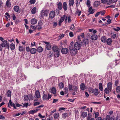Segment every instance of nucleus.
<instances>
[{
	"label": "nucleus",
	"instance_id": "423d86ee",
	"mask_svg": "<svg viewBox=\"0 0 120 120\" xmlns=\"http://www.w3.org/2000/svg\"><path fill=\"white\" fill-rule=\"evenodd\" d=\"M90 92L91 93L93 94L95 96L99 94V91L98 90L97 88H95L93 89H91L90 90Z\"/></svg>",
	"mask_w": 120,
	"mask_h": 120
},
{
	"label": "nucleus",
	"instance_id": "c03bdc74",
	"mask_svg": "<svg viewBox=\"0 0 120 120\" xmlns=\"http://www.w3.org/2000/svg\"><path fill=\"white\" fill-rule=\"evenodd\" d=\"M113 68V63H111L108 64V66L107 67L108 69L111 68L112 69V68Z\"/></svg>",
	"mask_w": 120,
	"mask_h": 120
},
{
	"label": "nucleus",
	"instance_id": "79ce46f5",
	"mask_svg": "<svg viewBox=\"0 0 120 120\" xmlns=\"http://www.w3.org/2000/svg\"><path fill=\"white\" fill-rule=\"evenodd\" d=\"M21 79L22 80H25L26 77V76L23 74H21Z\"/></svg>",
	"mask_w": 120,
	"mask_h": 120
},
{
	"label": "nucleus",
	"instance_id": "bb28decb",
	"mask_svg": "<svg viewBox=\"0 0 120 120\" xmlns=\"http://www.w3.org/2000/svg\"><path fill=\"white\" fill-rule=\"evenodd\" d=\"M51 92L53 94H54L56 93V89L55 87H53L51 89Z\"/></svg>",
	"mask_w": 120,
	"mask_h": 120
},
{
	"label": "nucleus",
	"instance_id": "37998d69",
	"mask_svg": "<svg viewBox=\"0 0 120 120\" xmlns=\"http://www.w3.org/2000/svg\"><path fill=\"white\" fill-rule=\"evenodd\" d=\"M24 98L25 101H27L28 100H29V97L28 95H24Z\"/></svg>",
	"mask_w": 120,
	"mask_h": 120
},
{
	"label": "nucleus",
	"instance_id": "f3484780",
	"mask_svg": "<svg viewBox=\"0 0 120 120\" xmlns=\"http://www.w3.org/2000/svg\"><path fill=\"white\" fill-rule=\"evenodd\" d=\"M52 51L54 52L59 50V49L56 46H53L52 47Z\"/></svg>",
	"mask_w": 120,
	"mask_h": 120
},
{
	"label": "nucleus",
	"instance_id": "c9c22d12",
	"mask_svg": "<svg viewBox=\"0 0 120 120\" xmlns=\"http://www.w3.org/2000/svg\"><path fill=\"white\" fill-rule=\"evenodd\" d=\"M58 86L61 89H62V88H63L64 86V84L62 82H60Z\"/></svg>",
	"mask_w": 120,
	"mask_h": 120
},
{
	"label": "nucleus",
	"instance_id": "0eeeda50",
	"mask_svg": "<svg viewBox=\"0 0 120 120\" xmlns=\"http://www.w3.org/2000/svg\"><path fill=\"white\" fill-rule=\"evenodd\" d=\"M95 9L93 8L92 6L90 7L88 9V12L89 13V14H88L87 15H88L90 14H93L95 12Z\"/></svg>",
	"mask_w": 120,
	"mask_h": 120
},
{
	"label": "nucleus",
	"instance_id": "dca6fc26",
	"mask_svg": "<svg viewBox=\"0 0 120 120\" xmlns=\"http://www.w3.org/2000/svg\"><path fill=\"white\" fill-rule=\"evenodd\" d=\"M39 109H33L31 110L28 112V113L29 114H34V113H36L38 111Z\"/></svg>",
	"mask_w": 120,
	"mask_h": 120
},
{
	"label": "nucleus",
	"instance_id": "72a5a7b5",
	"mask_svg": "<svg viewBox=\"0 0 120 120\" xmlns=\"http://www.w3.org/2000/svg\"><path fill=\"white\" fill-rule=\"evenodd\" d=\"M51 45L49 44H47L46 45L47 49L48 50L51 49Z\"/></svg>",
	"mask_w": 120,
	"mask_h": 120
},
{
	"label": "nucleus",
	"instance_id": "de8ad7c7",
	"mask_svg": "<svg viewBox=\"0 0 120 120\" xmlns=\"http://www.w3.org/2000/svg\"><path fill=\"white\" fill-rule=\"evenodd\" d=\"M110 91L109 88L107 87L105 88L104 90V92L106 94H108L109 93V92Z\"/></svg>",
	"mask_w": 120,
	"mask_h": 120
},
{
	"label": "nucleus",
	"instance_id": "5fc2aeb1",
	"mask_svg": "<svg viewBox=\"0 0 120 120\" xmlns=\"http://www.w3.org/2000/svg\"><path fill=\"white\" fill-rule=\"evenodd\" d=\"M90 1L89 0H87L86 2V5L88 7H90Z\"/></svg>",
	"mask_w": 120,
	"mask_h": 120
},
{
	"label": "nucleus",
	"instance_id": "e433bc0d",
	"mask_svg": "<svg viewBox=\"0 0 120 120\" xmlns=\"http://www.w3.org/2000/svg\"><path fill=\"white\" fill-rule=\"evenodd\" d=\"M106 38L105 36L101 38V40L102 42H105L106 41Z\"/></svg>",
	"mask_w": 120,
	"mask_h": 120
},
{
	"label": "nucleus",
	"instance_id": "f03ea898",
	"mask_svg": "<svg viewBox=\"0 0 120 120\" xmlns=\"http://www.w3.org/2000/svg\"><path fill=\"white\" fill-rule=\"evenodd\" d=\"M68 87L69 91L73 90L74 91L76 92L77 91L78 87L76 86H73L71 84L68 83Z\"/></svg>",
	"mask_w": 120,
	"mask_h": 120
},
{
	"label": "nucleus",
	"instance_id": "20e7f679",
	"mask_svg": "<svg viewBox=\"0 0 120 120\" xmlns=\"http://www.w3.org/2000/svg\"><path fill=\"white\" fill-rule=\"evenodd\" d=\"M1 44L2 45L3 47H5L6 46L7 48L9 49V44L8 43L7 41L4 40L3 41Z\"/></svg>",
	"mask_w": 120,
	"mask_h": 120
},
{
	"label": "nucleus",
	"instance_id": "5701e85b",
	"mask_svg": "<svg viewBox=\"0 0 120 120\" xmlns=\"http://www.w3.org/2000/svg\"><path fill=\"white\" fill-rule=\"evenodd\" d=\"M80 88L82 90H84L85 88V84L83 83H81L80 86Z\"/></svg>",
	"mask_w": 120,
	"mask_h": 120
},
{
	"label": "nucleus",
	"instance_id": "9d476101",
	"mask_svg": "<svg viewBox=\"0 0 120 120\" xmlns=\"http://www.w3.org/2000/svg\"><path fill=\"white\" fill-rule=\"evenodd\" d=\"M8 107L9 108H11V107H10V105L11 106H12L14 109H16V107L15 104L14 103H12V102L11 101V99H10L9 100V103H8Z\"/></svg>",
	"mask_w": 120,
	"mask_h": 120
},
{
	"label": "nucleus",
	"instance_id": "ea45409f",
	"mask_svg": "<svg viewBox=\"0 0 120 120\" xmlns=\"http://www.w3.org/2000/svg\"><path fill=\"white\" fill-rule=\"evenodd\" d=\"M87 115V113L86 112H82L81 114V116L83 117H85Z\"/></svg>",
	"mask_w": 120,
	"mask_h": 120
},
{
	"label": "nucleus",
	"instance_id": "a18cd8bd",
	"mask_svg": "<svg viewBox=\"0 0 120 120\" xmlns=\"http://www.w3.org/2000/svg\"><path fill=\"white\" fill-rule=\"evenodd\" d=\"M10 48L11 50H13L15 49V45L13 44H11L10 45Z\"/></svg>",
	"mask_w": 120,
	"mask_h": 120
},
{
	"label": "nucleus",
	"instance_id": "a878e982",
	"mask_svg": "<svg viewBox=\"0 0 120 120\" xmlns=\"http://www.w3.org/2000/svg\"><path fill=\"white\" fill-rule=\"evenodd\" d=\"M57 6L58 9L61 10L63 7V6L62 3L61 2H59L57 4Z\"/></svg>",
	"mask_w": 120,
	"mask_h": 120
},
{
	"label": "nucleus",
	"instance_id": "8fccbe9b",
	"mask_svg": "<svg viewBox=\"0 0 120 120\" xmlns=\"http://www.w3.org/2000/svg\"><path fill=\"white\" fill-rule=\"evenodd\" d=\"M64 36V34H60L59 37V38L58 40H59L62 38Z\"/></svg>",
	"mask_w": 120,
	"mask_h": 120
},
{
	"label": "nucleus",
	"instance_id": "c85d7f7f",
	"mask_svg": "<svg viewBox=\"0 0 120 120\" xmlns=\"http://www.w3.org/2000/svg\"><path fill=\"white\" fill-rule=\"evenodd\" d=\"M31 12L33 14H35L36 12V8L35 7H34L32 9Z\"/></svg>",
	"mask_w": 120,
	"mask_h": 120
},
{
	"label": "nucleus",
	"instance_id": "3c124183",
	"mask_svg": "<svg viewBox=\"0 0 120 120\" xmlns=\"http://www.w3.org/2000/svg\"><path fill=\"white\" fill-rule=\"evenodd\" d=\"M29 3L30 4H34L36 2L35 0H30Z\"/></svg>",
	"mask_w": 120,
	"mask_h": 120
},
{
	"label": "nucleus",
	"instance_id": "1a4fd4ad",
	"mask_svg": "<svg viewBox=\"0 0 120 120\" xmlns=\"http://www.w3.org/2000/svg\"><path fill=\"white\" fill-rule=\"evenodd\" d=\"M55 12L53 11H51L49 13V17L51 19H52L55 16Z\"/></svg>",
	"mask_w": 120,
	"mask_h": 120
},
{
	"label": "nucleus",
	"instance_id": "aec40b11",
	"mask_svg": "<svg viewBox=\"0 0 120 120\" xmlns=\"http://www.w3.org/2000/svg\"><path fill=\"white\" fill-rule=\"evenodd\" d=\"M6 5L8 7L10 8L11 6V4L10 2V0H7L6 2Z\"/></svg>",
	"mask_w": 120,
	"mask_h": 120
},
{
	"label": "nucleus",
	"instance_id": "f8f14e48",
	"mask_svg": "<svg viewBox=\"0 0 120 120\" xmlns=\"http://www.w3.org/2000/svg\"><path fill=\"white\" fill-rule=\"evenodd\" d=\"M65 18V16L64 15H63L61 17L59 21V25L60 26L61 25V23L63 22Z\"/></svg>",
	"mask_w": 120,
	"mask_h": 120
},
{
	"label": "nucleus",
	"instance_id": "412c9836",
	"mask_svg": "<svg viewBox=\"0 0 120 120\" xmlns=\"http://www.w3.org/2000/svg\"><path fill=\"white\" fill-rule=\"evenodd\" d=\"M37 51V49L34 48H32L30 50V53L32 54H35Z\"/></svg>",
	"mask_w": 120,
	"mask_h": 120
},
{
	"label": "nucleus",
	"instance_id": "2f4dec72",
	"mask_svg": "<svg viewBox=\"0 0 120 120\" xmlns=\"http://www.w3.org/2000/svg\"><path fill=\"white\" fill-rule=\"evenodd\" d=\"M81 13V11H79L78 9H77L75 12V14L76 15H78V16H79L80 15Z\"/></svg>",
	"mask_w": 120,
	"mask_h": 120
},
{
	"label": "nucleus",
	"instance_id": "58836bf2",
	"mask_svg": "<svg viewBox=\"0 0 120 120\" xmlns=\"http://www.w3.org/2000/svg\"><path fill=\"white\" fill-rule=\"evenodd\" d=\"M43 50V48L41 46L39 47L37 49V51L39 52H41Z\"/></svg>",
	"mask_w": 120,
	"mask_h": 120
},
{
	"label": "nucleus",
	"instance_id": "393cba45",
	"mask_svg": "<svg viewBox=\"0 0 120 120\" xmlns=\"http://www.w3.org/2000/svg\"><path fill=\"white\" fill-rule=\"evenodd\" d=\"M105 120H114L113 118L111 117L109 115H106Z\"/></svg>",
	"mask_w": 120,
	"mask_h": 120
},
{
	"label": "nucleus",
	"instance_id": "a211bd4d",
	"mask_svg": "<svg viewBox=\"0 0 120 120\" xmlns=\"http://www.w3.org/2000/svg\"><path fill=\"white\" fill-rule=\"evenodd\" d=\"M36 97L38 98H39L41 97V95L39 91L38 90H37L35 93Z\"/></svg>",
	"mask_w": 120,
	"mask_h": 120
},
{
	"label": "nucleus",
	"instance_id": "4468645a",
	"mask_svg": "<svg viewBox=\"0 0 120 120\" xmlns=\"http://www.w3.org/2000/svg\"><path fill=\"white\" fill-rule=\"evenodd\" d=\"M13 9L16 12L20 13V12L19 11V7L18 6H15L14 7Z\"/></svg>",
	"mask_w": 120,
	"mask_h": 120
},
{
	"label": "nucleus",
	"instance_id": "603ef678",
	"mask_svg": "<svg viewBox=\"0 0 120 120\" xmlns=\"http://www.w3.org/2000/svg\"><path fill=\"white\" fill-rule=\"evenodd\" d=\"M70 29L72 31H74L75 30V27L74 26L73 24L71 25L70 28Z\"/></svg>",
	"mask_w": 120,
	"mask_h": 120
},
{
	"label": "nucleus",
	"instance_id": "13d9d810",
	"mask_svg": "<svg viewBox=\"0 0 120 120\" xmlns=\"http://www.w3.org/2000/svg\"><path fill=\"white\" fill-rule=\"evenodd\" d=\"M49 57H51L53 56V53L51 51H50L48 54Z\"/></svg>",
	"mask_w": 120,
	"mask_h": 120
},
{
	"label": "nucleus",
	"instance_id": "4c0bfd02",
	"mask_svg": "<svg viewBox=\"0 0 120 120\" xmlns=\"http://www.w3.org/2000/svg\"><path fill=\"white\" fill-rule=\"evenodd\" d=\"M83 42L85 44H87L89 42V40L86 38H84L83 40Z\"/></svg>",
	"mask_w": 120,
	"mask_h": 120
},
{
	"label": "nucleus",
	"instance_id": "69168bd1",
	"mask_svg": "<svg viewBox=\"0 0 120 120\" xmlns=\"http://www.w3.org/2000/svg\"><path fill=\"white\" fill-rule=\"evenodd\" d=\"M119 82V81L118 80H116L115 81L114 85L115 86H117Z\"/></svg>",
	"mask_w": 120,
	"mask_h": 120
},
{
	"label": "nucleus",
	"instance_id": "052dcab7",
	"mask_svg": "<svg viewBox=\"0 0 120 120\" xmlns=\"http://www.w3.org/2000/svg\"><path fill=\"white\" fill-rule=\"evenodd\" d=\"M91 116L92 115L91 114H88L87 120H90L91 117Z\"/></svg>",
	"mask_w": 120,
	"mask_h": 120
},
{
	"label": "nucleus",
	"instance_id": "49530a36",
	"mask_svg": "<svg viewBox=\"0 0 120 120\" xmlns=\"http://www.w3.org/2000/svg\"><path fill=\"white\" fill-rule=\"evenodd\" d=\"M59 116V113H56L54 114V117L55 119H57Z\"/></svg>",
	"mask_w": 120,
	"mask_h": 120
},
{
	"label": "nucleus",
	"instance_id": "b1692460",
	"mask_svg": "<svg viewBox=\"0 0 120 120\" xmlns=\"http://www.w3.org/2000/svg\"><path fill=\"white\" fill-rule=\"evenodd\" d=\"M112 84L111 82H109L107 84V88L109 89L110 91H111L112 90Z\"/></svg>",
	"mask_w": 120,
	"mask_h": 120
},
{
	"label": "nucleus",
	"instance_id": "f704fd0d",
	"mask_svg": "<svg viewBox=\"0 0 120 120\" xmlns=\"http://www.w3.org/2000/svg\"><path fill=\"white\" fill-rule=\"evenodd\" d=\"M106 41L108 45H110L112 41L111 39L108 38L106 40Z\"/></svg>",
	"mask_w": 120,
	"mask_h": 120
},
{
	"label": "nucleus",
	"instance_id": "473e14b6",
	"mask_svg": "<svg viewBox=\"0 0 120 120\" xmlns=\"http://www.w3.org/2000/svg\"><path fill=\"white\" fill-rule=\"evenodd\" d=\"M99 88L100 90L101 91L103 90V87L102 84L101 83H100L99 84Z\"/></svg>",
	"mask_w": 120,
	"mask_h": 120
},
{
	"label": "nucleus",
	"instance_id": "6e6552de",
	"mask_svg": "<svg viewBox=\"0 0 120 120\" xmlns=\"http://www.w3.org/2000/svg\"><path fill=\"white\" fill-rule=\"evenodd\" d=\"M81 45L78 42H76L75 43L74 45V48L76 49L79 50L81 47Z\"/></svg>",
	"mask_w": 120,
	"mask_h": 120
},
{
	"label": "nucleus",
	"instance_id": "cd10ccee",
	"mask_svg": "<svg viewBox=\"0 0 120 120\" xmlns=\"http://www.w3.org/2000/svg\"><path fill=\"white\" fill-rule=\"evenodd\" d=\"M69 3L70 6H72L73 5L74 3V0H69Z\"/></svg>",
	"mask_w": 120,
	"mask_h": 120
},
{
	"label": "nucleus",
	"instance_id": "7ed1b4c3",
	"mask_svg": "<svg viewBox=\"0 0 120 120\" xmlns=\"http://www.w3.org/2000/svg\"><path fill=\"white\" fill-rule=\"evenodd\" d=\"M69 49L70 50V52L72 56L75 55L77 53V50L75 49H74V47L72 48V46H69Z\"/></svg>",
	"mask_w": 120,
	"mask_h": 120
},
{
	"label": "nucleus",
	"instance_id": "338daca9",
	"mask_svg": "<svg viewBox=\"0 0 120 120\" xmlns=\"http://www.w3.org/2000/svg\"><path fill=\"white\" fill-rule=\"evenodd\" d=\"M114 30L116 31H118L120 30V27H116V28H114Z\"/></svg>",
	"mask_w": 120,
	"mask_h": 120
},
{
	"label": "nucleus",
	"instance_id": "39448f33",
	"mask_svg": "<svg viewBox=\"0 0 120 120\" xmlns=\"http://www.w3.org/2000/svg\"><path fill=\"white\" fill-rule=\"evenodd\" d=\"M48 96L45 94H44L43 96L42 97V98L44 100H49V99H50L52 97L51 95L49 94H48Z\"/></svg>",
	"mask_w": 120,
	"mask_h": 120
},
{
	"label": "nucleus",
	"instance_id": "864d4df0",
	"mask_svg": "<svg viewBox=\"0 0 120 120\" xmlns=\"http://www.w3.org/2000/svg\"><path fill=\"white\" fill-rule=\"evenodd\" d=\"M116 92L117 93L120 92V86H118L116 88Z\"/></svg>",
	"mask_w": 120,
	"mask_h": 120
},
{
	"label": "nucleus",
	"instance_id": "680f3d73",
	"mask_svg": "<svg viewBox=\"0 0 120 120\" xmlns=\"http://www.w3.org/2000/svg\"><path fill=\"white\" fill-rule=\"evenodd\" d=\"M43 23L42 22V21L41 20H40L38 22V25H41L42 26L43 25Z\"/></svg>",
	"mask_w": 120,
	"mask_h": 120
},
{
	"label": "nucleus",
	"instance_id": "09e8293b",
	"mask_svg": "<svg viewBox=\"0 0 120 120\" xmlns=\"http://www.w3.org/2000/svg\"><path fill=\"white\" fill-rule=\"evenodd\" d=\"M24 48L23 46H19V51L21 52L23 51L24 50Z\"/></svg>",
	"mask_w": 120,
	"mask_h": 120
},
{
	"label": "nucleus",
	"instance_id": "a19ab883",
	"mask_svg": "<svg viewBox=\"0 0 120 120\" xmlns=\"http://www.w3.org/2000/svg\"><path fill=\"white\" fill-rule=\"evenodd\" d=\"M54 55L55 57H58L60 56L59 52V51L54 52Z\"/></svg>",
	"mask_w": 120,
	"mask_h": 120
},
{
	"label": "nucleus",
	"instance_id": "4be33fe9",
	"mask_svg": "<svg viewBox=\"0 0 120 120\" xmlns=\"http://www.w3.org/2000/svg\"><path fill=\"white\" fill-rule=\"evenodd\" d=\"M91 38L93 40H96L98 38L97 36L95 34L92 35L91 36Z\"/></svg>",
	"mask_w": 120,
	"mask_h": 120
},
{
	"label": "nucleus",
	"instance_id": "2eb2a0df",
	"mask_svg": "<svg viewBox=\"0 0 120 120\" xmlns=\"http://www.w3.org/2000/svg\"><path fill=\"white\" fill-rule=\"evenodd\" d=\"M37 20L35 18L32 19L30 21L31 24L32 25L36 24L37 23Z\"/></svg>",
	"mask_w": 120,
	"mask_h": 120
},
{
	"label": "nucleus",
	"instance_id": "7c9ffc66",
	"mask_svg": "<svg viewBox=\"0 0 120 120\" xmlns=\"http://www.w3.org/2000/svg\"><path fill=\"white\" fill-rule=\"evenodd\" d=\"M28 97L29 101L33 100L34 99V97L32 94H29Z\"/></svg>",
	"mask_w": 120,
	"mask_h": 120
},
{
	"label": "nucleus",
	"instance_id": "6e6d98bb",
	"mask_svg": "<svg viewBox=\"0 0 120 120\" xmlns=\"http://www.w3.org/2000/svg\"><path fill=\"white\" fill-rule=\"evenodd\" d=\"M64 90L65 92V94H67L68 92V87H65L64 89Z\"/></svg>",
	"mask_w": 120,
	"mask_h": 120
},
{
	"label": "nucleus",
	"instance_id": "6ab92c4d",
	"mask_svg": "<svg viewBox=\"0 0 120 120\" xmlns=\"http://www.w3.org/2000/svg\"><path fill=\"white\" fill-rule=\"evenodd\" d=\"M63 8L64 11H65L67 9V4L65 2H64L63 4Z\"/></svg>",
	"mask_w": 120,
	"mask_h": 120
},
{
	"label": "nucleus",
	"instance_id": "0e129e2a",
	"mask_svg": "<svg viewBox=\"0 0 120 120\" xmlns=\"http://www.w3.org/2000/svg\"><path fill=\"white\" fill-rule=\"evenodd\" d=\"M40 104V103L38 102H35L34 104V106H35L36 105H39Z\"/></svg>",
	"mask_w": 120,
	"mask_h": 120
},
{
	"label": "nucleus",
	"instance_id": "4d7b16f0",
	"mask_svg": "<svg viewBox=\"0 0 120 120\" xmlns=\"http://www.w3.org/2000/svg\"><path fill=\"white\" fill-rule=\"evenodd\" d=\"M106 2L107 4L108 5H110L112 3V0H107Z\"/></svg>",
	"mask_w": 120,
	"mask_h": 120
},
{
	"label": "nucleus",
	"instance_id": "bf43d9fd",
	"mask_svg": "<svg viewBox=\"0 0 120 120\" xmlns=\"http://www.w3.org/2000/svg\"><path fill=\"white\" fill-rule=\"evenodd\" d=\"M96 120H105V118L102 119L101 117H99L97 118Z\"/></svg>",
	"mask_w": 120,
	"mask_h": 120
},
{
	"label": "nucleus",
	"instance_id": "9b49d317",
	"mask_svg": "<svg viewBox=\"0 0 120 120\" xmlns=\"http://www.w3.org/2000/svg\"><path fill=\"white\" fill-rule=\"evenodd\" d=\"M100 5V3L99 1H94L93 4V6L94 8H97Z\"/></svg>",
	"mask_w": 120,
	"mask_h": 120
},
{
	"label": "nucleus",
	"instance_id": "e2e57ef3",
	"mask_svg": "<svg viewBox=\"0 0 120 120\" xmlns=\"http://www.w3.org/2000/svg\"><path fill=\"white\" fill-rule=\"evenodd\" d=\"M28 105V103H24L23 104V105L22 106V107H27Z\"/></svg>",
	"mask_w": 120,
	"mask_h": 120
},
{
	"label": "nucleus",
	"instance_id": "774afa93",
	"mask_svg": "<svg viewBox=\"0 0 120 120\" xmlns=\"http://www.w3.org/2000/svg\"><path fill=\"white\" fill-rule=\"evenodd\" d=\"M68 115L66 113H64L63 114L62 117L63 118H65Z\"/></svg>",
	"mask_w": 120,
	"mask_h": 120
},
{
	"label": "nucleus",
	"instance_id": "ddd939ff",
	"mask_svg": "<svg viewBox=\"0 0 120 120\" xmlns=\"http://www.w3.org/2000/svg\"><path fill=\"white\" fill-rule=\"evenodd\" d=\"M68 52V49L66 48H63L61 50V52L63 54H66Z\"/></svg>",
	"mask_w": 120,
	"mask_h": 120
},
{
	"label": "nucleus",
	"instance_id": "c756f323",
	"mask_svg": "<svg viewBox=\"0 0 120 120\" xmlns=\"http://www.w3.org/2000/svg\"><path fill=\"white\" fill-rule=\"evenodd\" d=\"M11 92L10 90H8L7 92V96L8 97H11Z\"/></svg>",
	"mask_w": 120,
	"mask_h": 120
},
{
	"label": "nucleus",
	"instance_id": "f257e3e1",
	"mask_svg": "<svg viewBox=\"0 0 120 120\" xmlns=\"http://www.w3.org/2000/svg\"><path fill=\"white\" fill-rule=\"evenodd\" d=\"M49 11L48 10H42L41 11V14H40V17L41 19L43 18L45 16H47L48 15Z\"/></svg>",
	"mask_w": 120,
	"mask_h": 120
}]
</instances>
